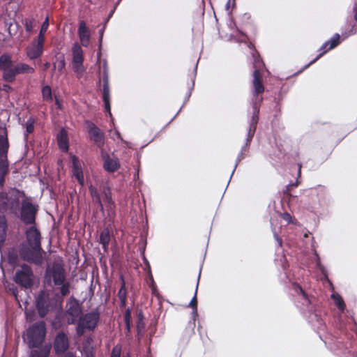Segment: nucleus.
Listing matches in <instances>:
<instances>
[{"instance_id": "f257e3e1", "label": "nucleus", "mask_w": 357, "mask_h": 357, "mask_svg": "<svg viewBox=\"0 0 357 357\" xmlns=\"http://www.w3.org/2000/svg\"><path fill=\"white\" fill-rule=\"evenodd\" d=\"M41 234L36 225H30L25 231V241L19 245V253L22 260L40 266L44 261L41 245Z\"/></svg>"}, {"instance_id": "f03ea898", "label": "nucleus", "mask_w": 357, "mask_h": 357, "mask_svg": "<svg viewBox=\"0 0 357 357\" xmlns=\"http://www.w3.org/2000/svg\"><path fill=\"white\" fill-rule=\"evenodd\" d=\"M47 334L44 321H38L31 325L22 335L24 342L29 348H38L45 342Z\"/></svg>"}, {"instance_id": "7ed1b4c3", "label": "nucleus", "mask_w": 357, "mask_h": 357, "mask_svg": "<svg viewBox=\"0 0 357 357\" xmlns=\"http://www.w3.org/2000/svg\"><path fill=\"white\" fill-rule=\"evenodd\" d=\"M100 320V313L97 310H92L86 314H83L76 326V335L77 337H82L86 330L93 331Z\"/></svg>"}, {"instance_id": "20e7f679", "label": "nucleus", "mask_w": 357, "mask_h": 357, "mask_svg": "<svg viewBox=\"0 0 357 357\" xmlns=\"http://www.w3.org/2000/svg\"><path fill=\"white\" fill-rule=\"evenodd\" d=\"M45 282L51 285L52 282L56 286L62 284L66 280L65 269L59 262H54L51 268L48 267L44 275Z\"/></svg>"}, {"instance_id": "39448f33", "label": "nucleus", "mask_w": 357, "mask_h": 357, "mask_svg": "<svg viewBox=\"0 0 357 357\" xmlns=\"http://www.w3.org/2000/svg\"><path fill=\"white\" fill-rule=\"evenodd\" d=\"M0 71L2 72L3 79L6 82H13L18 75L16 65L13 64L8 54L4 53L0 56Z\"/></svg>"}, {"instance_id": "423d86ee", "label": "nucleus", "mask_w": 357, "mask_h": 357, "mask_svg": "<svg viewBox=\"0 0 357 357\" xmlns=\"http://www.w3.org/2000/svg\"><path fill=\"white\" fill-rule=\"evenodd\" d=\"M38 206L32 202L23 199L21 204L20 219L26 225H36Z\"/></svg>"}, {"instance_id": "0eeeda50", "label": "nucleus", "mask_w": 357, "mask_h": 357, "mask_svg": "<svg viewBox=\"0 0 357 357\" xmlns=\"http://www.w3.org/2000/svg\"><path fill=\"white\" fill-rule=\"evenodd\" d=\"M56 301L45 291H40L36 299V307L40 317H45L50 310L55 309Z\"/></svg>"}, {"instance_id": "6e6552de", "label": "nucleus", "mask_w": 357, "mask_h": 357, "mask_svg": "<svg viewBox=\"0 0 357 357\" xmlns=\"http://www.w3.org/2000/svg\"><path fill=\"white\" fill-rule=\"evenodd\" d=\"M21 268L16 271L14 281L20 286L29 289L33 285V272L31 267L27 264H22Z\"/></svg>"}, {"instance_id": "1a4fd4ad", "label": "nucleus", "mask_w": 357, "mask_h": 357, "mask_svg": "<svg viewBox=\"0 0 357 357\" xmlns=\"http://www.w3.org/2000/svg\"><path fill=\"white\" fill-rule=\"evenodd\" d=\"M102 83V99L104 103L105 112L108 114L113 121L111 112L110 103V89L109 82V72H102L101 77L99 79L98 84Z\"/></svg>"}, {"instance_id": "9d476101", "label": "nucleus", "mask_w": 357, "mask_h": 357, "mask_svg": "<svg viewBox=\"0 0 357 357\" xmlns=\"http://www.w3.org/2000/svg\"><path fill=\"white\" fill-rule=\"evenodd\" d=\"M66 313L70 317L67 319L68 324L73 325L78 323L83 312L77 299L74 297L70 298L69 307L67 308Z\"/></svg>"}, {"instance_id": "9b49d317", "label": "nucleus", "mask_w": 357, "mask_h": 357, "mask_svg": "<svg viewBox=\"0 0 357 357\" xmlns=\"http://www.w3.org/2000/svg\"><path fill=\"white\" fill-rule=\"evenodd\" d=\"M0 150V188H3L6 182V176L9 173V161L8 159L7 144L1 142Z\"/></svg>"}, {"instance_id": "f8f14e48", "label": "nucleus", "mask_w": 357, "mask_h": 357, "mask_svg": "<svg viewBox=\"0 0 357 357\" xmlns=\"http://www.w3.org/2000/svg\"><path fill=\"white\" fill-rule=\"evenodd\" d=\"M73 59L72 66L75 73H82L85 69L84 68V52L81 46L75 43L72 47Z\"/></svg>"}, {"instance_id": "ddd939ff", "label": "nucleus", "mask_w": 357, "mask_h": 357, "mask_svg": "<svg viewBox=\"0 0 357 357\" xmlns=\"http://www.w3.org/2000/svg\"><path fill=\"white\" fill-rule=\"evenodd\" d=\"M69 340L67 335L63 332H59L54 340L53 348L56 355L63 354L69 349Z\"/></svg>"}, {"instance_id": "4468645a", "label": "nucleus", "mask_w": 357, "mask_h": 357, "mask_svg": "<svg viewBox=\"0 0 357 357\" xmlns=\"http://www.w3.org/2000/svg\"><path fill=\"white\" fill-rule=\"evenodd\" d=\"M20 200L18 198L10 199L6 192H0V213L4 214L9 209L14 212L18 207Z\"/></svg>"}, {"instance_id": "2eb2a0df", "label": "nucleus", "mask_w": 357, "mask_h": 357, "mask_svg": "<svg viewBox=\"0 0 357 357\" xmlns=\"http://www.w3.org/2000/svg\"><path fill=\"white\" fill-rule=\"evenodd\" d=\"M252 75L253 96L255 97V102L259 101L261 103L262 98H259V96L264 92L262 73L260 70L255 69Z\"/></svg>"}, {"instance_id": "dca6fc26", "label": "nucleus", "mask_w": 357, "mask_h": 357, "mask_svg": "<svg viewBox=\"0 0 357 357\" xmlns=\"http://www.w3.org/2000/svg\"><path fill=\"white\" fill-rule=\"evenodd\" d=\"M340 43V35L336 33L333 38L324 43L322 46L319 48V54L317 56L315 59L311 61L307 65L304 67V69L308 68L310 65L315 63L318 59H319L324 54H326L328 51L333 49L336 46H337Z\"/></svg>"}, {"instance_id": "f3484780", "label": "nucleus", "mask_w": 357, "mask_h": 357, "mask_svg": "<svg viewBox=\"0 0 357 357\" xmlns=\"http://www.w3.org/2000/svg\"><path fill=\"white\" fill-rule=\"evenodd\" d=\"M102 167L108 173H114L121 167L119 160L116 157H111L107 153L102 152Z\"/></svg>"}, {"instance_id": "a211bd4d", "label": "nucleus", "mask_w": 357, "mask_h": 357, "mask_svg": "<svg viewBox=\"0 0 357 357\" xmlns=\"http://www.w3.org/2000/svg\"><path fill=\"white\" fill-rule=\"evenodd\" d=\"M85 124L86 125L90 139L96 144H103L104 133L100 130V129L94 123L89 120L85 121Z\"/></svg>"}, {"instance_id": "6ab92c4d", "label": "nucleus", "mask_w": 357, "mask_h": 357, "mask_svg": "<svg viewBox=\"0 0 357 357\" xmlns=\"http://www.w3.org/2000/svg\"><path fill=\"white\" fill-rule=\"evenodd\" d=\"M44 50V43L34 39L31 45L26 47V55L31 59L34 60L40 57Z\"/></svg>"}, {"instance_id": "aec40b11", "label": "nucleus", "mask_w": 357, "mask_h": 357, "mask_svg": "<svg viewBox=\"0 0 357 357\" xmlns=\"http://www.w3.org/2000/svg\"><path fill=\"white\" fill-rule=\"evenodd\" d=\"M200 274H201V271H199V273L197 277V284H196L195 294H194L193 297L192 298L190 302L188 305V307H191L192 310V313H191L192 321H189V325L192 326V327L195 326V321H196V319L198 317L197 293V289H198V286H199Z\"/></svg>"}, {"instance_id": "412c9836", "label": "nucleus", "mask_w": 357, "mask_h": 357, "mask_svg": "<svg viewBox=\"0 0 357 357\" xmlns=\"http://www.w3.org/2000/svg\"><path fill=\"white\" fill-rule=\"evenodd\" d=\"M77 32L82 45L86 47H88L90 43L91 34L84 20L79 22Z\"/></svg>"}, {"instance_id": "4be33fe9", "label": "nucleus", "mask_w": 357, "mask_h": 357, "mask_svg": "<svg viewBox=\"0 0 357 357\" xmlns=\"http://www.w3.org/2000/svg\"><path fill=\"white\" fill-rule=\"evenodd\" d=\"M70 158L73 163V175L77 180L78 183L81 185H83L84 183V178L82 168L79 164V159L75 155H71Z\"/></svg>"}, {"instance_id": "5701e85b", "label": "nucleus", "mask_w": 357, "mask_h": 357, "mask_svg": "<svg viewBox=\"0 0 357 357\" xmlns=\"http://www.w3.org/2000/svg\"><path fill=\"white\" fill-rule=\"evenodd\" d=\"M20 255L19 253V248L12 246L8 248L6 252V261L8 264L13 268L20 266Z\"/></svg>"}, {"instance_id": "b1692460", "label": "nucleus", "mask_w": 357, "mask_h": 357, "mask_svg": "<svg viewBox=\"0 0 357 357\" xmlns=\"http://www.w3.org/2000/svg\"><path fill=\"white\" fill-rule=\"evenodd\" d=\"M8 220L4 214H0V253L2 256L3 247L7 238Z\"/></svg>"}, {"instance_id": "393cba45", "label": "nucleus", "mask_w": 357, "mask_h": 357, "mask_svg": "<svg viewBox=\"0 0 357 357\" xmlns=\"http://www.w3.org/2000/svg\"><path fill=\"white\" fill-rule=\"evenodd\" d=\"M57 144L59 149L63 152L69 150V139L68 132L64 128H61L56 135Z\"/></svg>"}, {"instance_id": "a878e982", "label": "nucleus", "mask_w": 357, "mask_h": 357, "mask_svg": "<svg viewBox=\"0 0 357 357\" xmlns=\"http://www.w3.org/2000/svg\"><path fill=\"white\" fill-rule=\"evenodd\" d=\"M199 61V59H198L197 60V63L193 68L192 72L188 75L189 79H190V84H188V91L186 92L185 96L183 106H184L187 103V102L189 100V99L192 95V92L194 89Z\"/></svg>"}, {"instance_id": "bb28decb", "label": "nucleus", "mask_w": 357, "mask_h": 357, "mask_svg": "<svg viewBox=\"0 0 357 357\" xmlns=\"http://www.w3.org/2000/svg\"><path fill=\"white\" fill-rule=\"evenodd\" d=\"M50 344H43L38 348H33L29 352V357H48L50 352Z\"/></svg>"}, {"instance_id": "cd10ccee", "label": "nucleus", "mask_w": 357, "mask_h": 357, "mask_svg": "<svg viewBox=\"0 0 357 357\" xmlns=\"http://www.w3.org/2000/svg\"><path fill=\"white\" fill-rule=\"evenodd\" d=\"M110 238V232L109 229L107 227L104 228L100 234L99 243L102 245L105 251L108 249Z\"/></svg>"}, {"instance_id": "c85d7f7f", "label": "nucleus", "mask_w": 357, "mask_h": 357, "mask_svg": "<svg viewBox=\"0 0 357 357\" xmlns=\"http://www.w3.org/2000/svg\"><path fill=\"white\" fill-rule=\"evenodd\" d=\"M66 68V59L63 54H59L55 57V61L53 62V70L57 68L58 72L60 74L63 73V70Z\"/></svg>"}, {"instance_id": "c756f323", "label": "nucleus", "mask_w": 357, "mask_h": 357, "mask_svg": "<svg viewBox=\"0 0 357 357\" xmlns=\"http://www.w3.org/2000/svg\"><path fill=\"white\" fill-rule=\"evenodd\" d=\"M100 190L103 195L104 202H105L106 205H111L114 203L112 196V191L109 186L104 185L101 188Z\"/></svg>"}, {"instance_id": "7c9ffc66", "label": "nucleus", "mask_w": 357, "mask_h": 357, "mask_svg": "<svg viewBox=\"0 0 357 357\" xmlns=\"http://www.w3.org/2000/svg\"><path fill=\"white\" fill-rule=\"evenodd\" d=\"M16 68L17 69L18 75L25 73L32 74L35 72V70L33 67L25 63H18L16 64Z\"/></svg>"}, {"instance_id": "2f4dec72", "label": "nucleus", "mask_w": 357, "mask_h": 357, "mask_svg": "<svg viewBox=\"0 0 357 357\" xmlns=\"http://www.w3.org/2000/svg\"><path fill=\"white\" fill-rule=\"evenodd\" d=\"M49 26V18L47 17L44 22L42 23L39 33L36 38L38 40H40L41 42H45V34L48 29Z\"/></svg>"}, {"instance_id": "473e14b6", "label": "nucleus", "mask_w": 357, "mask_h": 357, "mask_svg": "<svg viewBox=\"0 0 357 357\" xmlns=\"http://www.w3.org/2000/svg\"><path fill=\"white\" fill-rule=\"evenodd\" d=\"M259 102L257 103V102H255L254 103V113L250 121V127L257 128V125L259 120Z\"/></svg>"}, {"instance_id": "72a5a7b5", "label": "nucleus", "mask_w": 357, "mask_h": 357, "mask_svg": "<svg viewBox=\"0 0 357 357\" xmlns=\"http://www.w3.org/2000/svg\"><path fill=\"white\" fill-rule=\"evenodd\" d=\"M259 102L257 103V102H255L254 103V113L250 121V127L257 128V125L259 120Z\"/></svg>"}, {"instance_id": "f704fd0d", "label": "nucleus", "mask_w": 357, "mask_h": 357, "mask_svg": "<svg viewBox=\"0 0 357 357\" xmlns=\"http://www.w3.org/2000/svg\"><path fill=\"white\" fill-rule=\"evenodd\" d=\"M89 191L90 195L92 198L93 202L94 204H98L102 202L100 195L98 189L95 186H93V185H91L89 187Z\"/></svg>"}, {"instance_id": "c9c22d12", "label": "nucleus", "mask_w": 357, "mask_h": 357, "mask_svg": "<svg viewBox=\"0 0 357 357\" xmlns=\"http://www.w3.org/2000/svg\"><path fill=\"white\" fill-rule=\"evenodd\" d=\"M331 298L335 303L336 306L338 309L343 310L345 308V303L340 295L337 294H333Z\"/></svg>"}, {"instance_id": "e433bc0d", "label": "nucleus", "mask_w": 357, "mask_h": 357, "mask_svg": "<svg viewBox=\"0 0 357 357\" xmlns=\"http://www.w3.org/2000/svg\"><path fill=\"white\" fill-rule=\"evenodd\" d=\"M42 96L44 100H52V93L51 87L49 85H45L42 88L41 90Z\"/></svg>"}, {"instance_id": "4c0bfd02", "label": "nucleus", "mask_w": 357, "mask_h": 357, "mask_svg": "<svg viewBox=\"0 0 357 357\" xmlns=\"http://www.w3.org/2000/svg\"><path fill=\"white\" fill-rule=\"evenodd\" d=\"M35 120L30 117L26 122V132L24 133L25 139L27 138V135L31 134L34 130Z\"/></svg>"}, {"instance_id": "58836bf2", "label": "nucleus", "mask_w": 357, "mask_h": 357, "mask_svg": "<svg viewBox=\"0 0 357 357\" xmlns=\"http://www.w3.org/2000/svg\"><path fill=\"white\" fill-rule=\"evenodd\" d=\"M120 280H121V286L118 291V297L119 298H126L127 291L126 289V282L123 275L120 276Z\"/></svg>"}, {"instance_id": "ea45409f", "label": "nucleus", "mask_w": 357, "mask_h": 357, "mask_svg": "<svg viewBox=\"0 0 357 357\" xmlns=\"http://www.w3.org/2000/svg\"><path fill=\"white\" fill-rule=\"evenodd\" d=\"M105 28H106V26H105V24H103V26L98 31L99 38H98V52L97 53L98 58H100V55H101L102 43V38H103V35H104Z\"/></svg>"}, {"instance_id": "a19ab883", "label": "nucleus", "mask_w": 357, "mask_h": 357, "mask_svg": "<svg viewBox=\"0 0 357 357\" xmlns=\"http://www.w3.org/2000/svg\"><path fill=\"white\" fill-rule=\"evenodd\" d=\"M236 8V0H228L225 9L229 11L228 14L231 18V22L233 23L232 12Z\"/></svg>"}, {"instance_id": "79ce46f5", "label": "nucleus", "mask_w": 357, "mask_h": 357, "mask_svg": "<svg viewBox=\"0 0 357 357\" xmlns=\"http://www.w3.org/2000/svg\"><path fill=\"white\" fill-rule=\"evenodd\" d=\"M293 287H294V291L296 293L301 294L304 299L307 300L308 301V303H310L309 298H308V295L305 293V291L303 290V289L302 288V287L300 284H298V283H294Z\"/></svg>"}, {"instance_id": "37998d69", "label": "nucleus", "mask_w": 357, "mask_h": 357, "mask_svg": "<svg viewBox=\"0 0 357 357\" xmlns=\"http://www.w3.org/2000/svg\"><path fill=\"white\" fill-rule=\"evenodd\" d=\"M124 320L126 326L127 331L129 333L130 331V320H131V310L130 308H127L124 314Z\"/></svg>"}, {"instance_id": "c03bdc74", "label": "nucleus", "mask_w": 357, "mask_h": 357, "mask_svg": "<svg viewBox=\"0 0 357 357\" xmlns=\"http://www.w3.org/2000/svg\"><path fill=\"white\" fill-rule=\"evenodd\" d=\"M33 23H34V20L33 18L24 20L23 24L24 25L25 31L26 32L30 33L33 31Z\"/></svg>"}, {"instance_id": "a18cd8bd", "label": "nucleus", "mask_w": 357, "mask_h": 357, "mask_svg": "<svg viewBox=\"0 0 357 357\" xmlns=\"http://www.w3.org/2000/svg\"><path fill=\"white\" fill-rule=\"evenodd\" d=\"M326 192V189L324 186L319 185L317 188L312 189L310 192L311 195H318L319 193L321 195H325Z\"/></svg>"}, {"instance_id": "49530a36", "label": "nucleus", "mask_w": 357, "mask_h": 357, "mask_svg": "<svg viewBox=\"0 0 357 357\" xmlns=\"http://www.w3.org/2000/svg\"><path fill=\"white\" fill-rule=\"evenodd\" d=\"M60 292L61 296H66L70 293V284L68 282H63L60 285Z\"/></svg>"}, {"instance_id": "de8ad7c7", "label": "nucleus", "mask_w": 357, "mask_h": 357, "mask_svg": "<svg viewBox=\"0 0 357 357\" xmlns=\"http://www.w3.org/2000/svg\"><path fill=\"white\" fill-rule=\"evenodd\" d=\"M121 347L116 345L112 348L110 357H121Z\"/></svg>"}, {"instance_id": "09e8293b", "label": "nucleus", "mask_w": 357, "mask_h": 357, "mask_svg": "<svg viewBox=\"0 0 357 357\" xmlns=\"http://www.w3.org/2000/svg\"><path fill=\"white\" fill-rule=\"evenodd\" d=\"M106 208L107 210L108 216L112 217L115 214L114 208H115V204L114 203L112 204H107L106 205Z\"/></svg>"}, {"instance_id": "8fccbe9b", "label": "nucleus", "mask_w": 357, "mask_h": 357, "mask_svg": "<svg viewBox=\"0 0 357 357\" xmlns=\"http://www.w3.org/2000/svg\"><path fill=\"white\" fill-rule=\"evenodd\" d=\"M145 245H144V246L141 248V252H142V260H143V262L145 264V265L148 267V268L150 270L151 267H150V264H149V262L148 261V259H146V257H145V255H144V252H145Z\"/></svg>"}, {"instance_id": "3c124183", "label": "nucleus", "mask_w": 357, "mask_h": 357, "mask_svg": "<svg viewBox=\"0 0 357 357\" xmlns=\"http://www.w3.org/2000/svg\"><path fill=\"white\" fill-rule=\"evenodd\" d=\"M256 129L255 128H252V127H250L249 128V130H248V138H247V142H250L255 133V131H256Z\"/></svg>"}, {"instance_id": "603ef678", "label": "nucleus", "mask_w": 357, "mask_h": 357, "mask_svg": "<svg viewBox=\"0 0 357 357\" xmlns=\"http://www.w3.org/2000/svg\"><path fill=\"white\" fill-rule=\"evenodd\" d=\"M149 280H150L149 286L152 289L153 294H154V292L156 291V286H155V282L153 280V278L151 274H150Z\"/></svg>"}, {"instance_id": "864d4df0", "label": "nucleus", "mask_w": 357, "mask_h": 357, "mask_svg": "<svg viewBox=\"0 0 357 357\" xmlns=\"http://www.w3.org/2000/svg\"><path fill=\"white\" fill-rule=\"evenodd\" d=\"M282 218L284 220L287 221V222L290 223L291 222V215L289 213H284L282 215Z\"/></svg>"}, {"instance_id": "5fc2aeb1", "label": "nucleus", "mask_w": 357, "mask_h": 357, "mask_svg": "<svg viewBox=\"0 0 357 357\" xmlns=\"http://www.w3.org/2000/svg\"><path fill=\"white\" fill-rule=\"evenodd\" d=\"M114 13H115L114 10H111L109 11V13L107 15V17L105 18V20H104V22H103V24H105V26H107V24L109 21L110 18L113 16Z\"/></svg>"}, {"instance_id": "6e6d98bb", "label": "nucleus", "mask_w": 357, "mask_h": 357, "mask_svg": "<svg viewBox=\"0 0 357 357\" xmlns=\"http://www.w3.org/2000/svg\"><path fill=\"white\" fill-rule=\"evenodd\" d=\"M137 327L138 332H139L141 330L144 329L145 327V324H144V321H141L140 319H139V320L137 321Z\"/></svg>"}, {"instance_id": "4d7b16f0", "label": "nucleus", "mask_w": 357, "mask_h": 357, "mask_svg": "<svg viewBox=\"0 0 357 357\" xmlns=\"http://www.w3.org/2000/svg\"><path fill=\"white\" fill-rule=\"evenodd\" d=\"M54 328H59L60 326V319L56 316L52 323Z\"/></svg>"}, {"instance_id": "13d9d810", "label": "nucleus", "mask_w": 357, "mask_h": 357, "mask_svg": "<svg viewBox=\"0 0 357 357\" xmlns=\"http://www.w3.org/2000/svg\"><path fill=\"white\" fill-rule=\"evenodd\" d=\"M102 72H109V67L106 59L102 61Z\"/></svg>"}, {"instance_id": "bf43d9fd", "label": "nucleus", "mask_w": 357, "mask_h": 357, "mask_svg": "<svg viewBox=\"0 0 357 357\" xmlns=\"http://www.w3.org/2000/svg\"><path fill=\"white\" fill-rule=\"evenodd\" d=\"M354 18L357 22V1L354 3L353 7Z\"/></svg>"}, {"instance_id": "052dcab7", "label": "nucleus", "mask_w": 357, "mask_h": 357, "mask_svg": "<svg viewBox=\"0 0 357 357\" xmlns=\"http://www.w3.org/2000/svg\"><path fill=\"white\" fill-rule=\"evenodd\" d=\"M183 107H184V106H183V105H182V106L180 107V109H178V111H177V112L176 113V114H175V115L172 118V119H171V120H170V121L167 123V125L165 126V127H166V126H167L169 123H171L174 121V119L178 116V114L181 112V109H182V108H183Z\"/></svg>"}, {"instance_id": "680f3d73", "label": "nucleus", "mask_w": 357, "mask_h": 357, "mask_svg": "<svg viewBox=\"0 0 357 357\" xmlns=\"http://www.w3.org/2000/svg\"><path fill=\"white\" fill-rule=\"evenodd\" d=\"M183 107H184V106H183V105H182V106L180 107V109H178V111H177V112L176 113V114H175V115L172 118V119H171V120H170V121L167 123V125L165 126V127H166V126H167L169 123H171L174 121V119L178 116V114L181 112V109H182V108H183Z\"/></svg>"}, {"instance_id": "e2e57ef3", "label": "nucleus", "mask_w": 357, "mask_h": 357, "mask_svg": "<svg viewBox=\"0 0 357 357\" xmlns=\"http://www.w3.org/2000/svg\"><path fill=\"white\" fill-rule=\"evenodd\" d=\"M114 136H116L117 139L123 141L121 133L116 128H114Z\"/></svg>"}, {"instance_id": "0e129e2a", "label": "nucleus", "mask_w": 357, "mask_h": 357, "mask_svg": "<svg viewBox=\"0 0 357 357\" xmlns=\"http://www.w3.org/2000/svg\"><path fill=\"white\" fill-rule=\"evenodd\" d=\"M274 236H275V238L277 242L278 243L279 246L280 248L282 247V238L277 234H275Z\"/></svg>"}, {"instance_id": "69168bd1", "label": "nucleus", "mask_w": 357, "mask_h": 357, "mask_svg": "<svg viewBox=\"0 0 357 357\" xmlns=\"http://www.w3.org/2000/svg\"><path fill=\"white\" fill-rule=\"evenodd\" d=\"M3 90H5L8 92L11 91L13 90V88L8 84H3Z\"/></svg>"}, {"instance_id": "338daca9", "label": "nucleus", "mask_w": 357, "mask_h": 357, "mask_svg": "<svg viewBox=\"0 0 357 357\" xmlns=\"http://www.w3.org/2000/svg\"><path fill=\"white\" fill-rule=\"evenodd\" d=\"M120 300V307H124L126 305V298H119Z\"/></svg>"}, {"instance_id": "774afa93", "label": "nucleus", "mask_w": 357, "mask_h": 357, "mask_svg": "<svg viewBox=\"0 0 357 357\" xmlns=\"http://www.w3.org/2000/svg\"><path fill=\"white\" fill-rule=\"evenodd\" d=\"M98 205V207L99 208L100 211L103 213L104 211H105V208H104V206L101 202H100L99 204H97Z\"/></svg>"}]
</instances>
